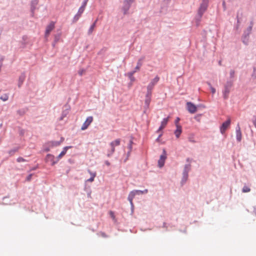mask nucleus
Instances as JSON below:
<instances>
[{
    "label": "nucleus",
    "mask_w": 256,
    "mask_h": 256,
    "mask_svg": "<svg viewBox=\"0 0 256 256\" xmlns=\"http://www.w3.org/2000/svg\"><path fill=\"white\" fill-rule=\"evenodd\" d=\"M148 192L147 189H145L144 190H135L131 192L128 196V200L130 203V204L133 206L132 200L136 194H146Z\"/></svg>",
    "instance_id": "1"
},
{
    "label": "nucleus",
    "mask_w": 256,
    "mask_h": 256,
    "mask_svg": "<svg viewBox=\"0 0 256 256\" xmlns=\"http://www.w3.org/2000/svg\"><path fill=\"white\" fill-rule=\"evenodd\" d=\"M120 139H116L110 143V150H108L107 154V156H111L114 154L115 151V146H119L120 144Z\"/></svg>",
    "instance_id": "2"
},
{
    "label": "nucleus",
    "mask_w": 256,
    "mask_h": 256,
    "mask_svg": "<svg viewBox=\"0 0 256 256\" xmlns=\"http://www.w3.org/2000/svg\"><path fill=\"white\" fill-rule=\"evenodd\" d=\"M208 0H202V2L201 4L200 7L198 10V14L201 17L204 12L207 9V7L208 6Z\"/></svg>",
    "instance_id": "3"
},
{
    "label": "nucleus",
    "mask_w": 256,
    "mask_h": 256,
    "mask_svg": "<svg viewBox=\"0 0 256 256\" xmlns=\"http://www.w3.org/2000/svg\"><path fill=\"white\" fill-rule=\"evenodd\" d=\"M159 80L160 78L158 76H156L154 79H152L147 86V92L152 93L154 87L158 83Z\"/></svg>",
    "instance_id": "4"
},
{
    "label": "nucleus",
    "mask_w": 256,
    "mask_h": 256,
    "mask_svg": "<svg viewBox=\"0 0 256 256\" xmlns=\"http://www.w3.org/2000/svg\"><path fill=\"white\" fill-rule=\"evenodd\" d=\"M134 1V0H124V6L122 8L124 14H126L128 10L130 4L132 2H133Z\"/></svg>",
    "instance_id": "5"
},
{
    "label": "nucleus",
    "mask_w": 256,
    "mask_h": 256,
    "mask_svg": "<svg viewBox=\"0 0 256 256\" xmlns=\"http://www.w3.org/2000/svg\"><path fill=\"white\" fill-rule=\"evenodd\" d=\"M230 119L228 118L226 121L224 122L220 128V130L222 134H224L226 129L230 126Z\"/></svg>",
    "instance_id": "6"
},
{
    "label": "nucleus",
    "mask_w": 256,
    "mask_h": 256,
    "mask_svg": "<svg viewBox=\"0 0 256 256\" xmlns=\"http://www.w3.org/2000/svg\"><path fill=\"white\" fill-rule=\"evenodd\" d=\"M93 121V118L92 116H88L86 120L84 122L83 124L81 130H86L88 126Z\"/></svg>",
    "instance_id": "7"
},
{
    "label": "nucleus",
    "mask_w": 256,
    "mask_h": 256,
    "mask_svg": "<svg viewBox=\"0 0 256 256\" xmlns=\"http://www.w3.org/2000/svg\"><path fill=\"white\" fill-rule=\"evenodd\" d=\"M186 106L188 110L191 114H194L197 110L196 106L191 102H188L186 103Z\"/></svg>",
    "instance_id": "8"
},
{
    "label": "nucleus",
    "mask_w": 256,
    "mask_h": 256,
    "mask_svg": "<svg viewBox=\"0 0 256 256\" xmlns=\"http://www.w3.org/2000/svg\"><path fill=\"white\" fill-rule=\"evenodd\" d=\"M55 23L54 22H51L46 26V32H45V36L46 37L48 36L50 34V32L54 29V28Z\"/></svg>",
    "instance_id": "9"
},
{
    "label": "nucleus",
    "mask_w": 256,
    "mask_h": 256,
    "mask_svg": "<svg viewBox=\"0 0 256 256\" xmlns=\"http://www.w3.org/2000/svg\"><path fill=\"white\" fill-rule=\"evenodd\" d=\"M232 86V84L231 83H228L224 86V90L223 92V96L224 99H226L228 98V94L230 92V88Z\"/></svg>",
    "instance_id": "10"
},
{
    "label": "nucleus",
    "mask_w": 256,
    "mask_h": 256,
    "mask_svg": "<svg viewBox=\"0 0 256 256\" xmlns=\"http://www.w3.org/2000/svg\"><path fill=\"white\" fill-rule=\"evenodd\" d=\"M163 154L161 155L160 158L158 161V165L160 168H162L164 166L165 162V160L166 158V151L164 150Z\"/></svg>",
    "instance_id": "11"
},
{
    "label": "nucleus",
    "mask_w": 256,
    "mask_h": 256,
    "mask_svg": "<svg viewBox=\"0 0 256 256\" xmlns=\"http://www.w3.org/2000/svg\"><path fill=\"white\" fill-rule=\"evenodd\" d=\"M64 140V138L62 137L60 138V142L58 141H52L48 142V145L50 148H53L54 146H60L62 142Z\"/></svg>",
    "instance_id": "12"
},
{
    "label": "nucleus",
    "mask_w": 256,
    "mask_h": 256,
    "mask_svg": "<svg viewBox=\"0 0 256 256\" xmlns=\"http://www.w3.org/2000/svg\"><path fill=\"white\" fill-rule=\"evenodd\" d=\"M46 160L48 162H52V166L57 163L58 161L57 158L56 160H55L54 156L51 154H47Z\"/></svg>",
    "instance_id": "13"
},
{
    "label": "nucleus",
    "mask_w": 256,
    "mask_h": 256,
    "mask_svg": "<svg viewBox=\"0 0 256 256\" xmlns=\"http://www.w3.org/2000/svg\"><path fill=\"white\" fill-rule=\"evenodd\" d=\"M72 146H67L64 148L62 151L60 153V154L56 158L58 160H60V158H62L66 154L69 148H72Z\"/></svg>",
    "instance_id": "14"
},
{
    "label": "nucleus",
    "mask_w": 256,
    "mask_h": 256,
    "mask_svg": "<svg viewBox=\"0 0 256 256\" xmlns=\"http://www.w3.org/2000/svg\"><path fill=\"white\" fill-rule=\"evenodd\" d=\"M151 96H152V93L150 92H147L146 94V99H145V104L146 105L147 108H148L150 101H151Z\"/></svg>",
    "instance_id": "15"
},
{
    "label": "nucleus",
    "mask_w": 256,
    "mask_h": 256,
    "mask_svg": "<svg viewBox=\"0 0 256 256\" xmlns=\"http://www.w3.org/2000/svg\"><path fill=\"white\" fill-rule=\"evenodd\" d=\"M190 165L186 166L185 169H184V178H183V180H184V182H186V180H187V178H188V172L190 170Z\"/></svg>",
    "instance_id": "16"
},
{
    "label": "nucleus",
    "mask_w": 256,
    "mask_h": 256,
    "mask_svg": "<svg viewBox=\"0 0 256 256\" xmlns=\"http://www.w3.org/2000/svg\"><path fill=\"white\" fill-rule=\"evenodd\" d=\"M169 118L170 116H168V118L163 119L161 122V125L158 130V131L162 130L163 128H164L166 127L169 120Z\"/></svg>",
    "instance_id": "17"
},
{
    "label": "nucleus",
    "mask_w": 256,
    "mask_h": 256,
    "mask_svg": "<svg viewBox=\"0 0 256 256\" xmlns=\"http://www.w3.org/2000/svg\"><path fill=\"white\" fill-rule=\"evenodd\" d=\"M176 129L174 132V134L177 138H178L182 132V126L176 124Z\"/></svg>",
    "instance_id": "18"
},
{
    "label": "nucleus",
    "mask_w": 256,
    "mask_h": 256,
    "mask_svg": "<svg viewBox=\"0 0 256 256\" xmlns=\"http://www.w3.org/2000/svg\"><path fill=\"white\" fill-rule=\"evenodd\" d=\"M8 98V94L6 93L2 92L0 90V100L2 101H6Z\"/></svg>",
    "instance_id": "19"
},
{
    "label": "nucleus",
    "mask_w": 256,
    "mask_h": 256,
    "mask_svg": "<svg viewBox=\"0 0 256 256\" xmlns=\"http://www.w3.org/2000/svg\"><path fill=\"white\" fill-rule=\"evenodd\" d=\"M84 6H81L77 13V14L74 16V19H76V20H78L79 18L81 16L82 14L83 13L84 11Z\"/></svg>",
    "instance_id": "20"
},
{
    "label": "nucleus",
    "mask_w": 256,
    "mask_h": 256,
    "mask_svg": "<svg viewBox=\"0 0 256 256\" xmlns=\"http://www.w3.org/2000/svg\"><path fill=\"white\" fill-rule=\"evenodd\" d=\"M236 139L238 142H240L242 140V133L240 132V128L238 126V128L236 130Z\"/></svg>",
    "instance_id": "21"
},
{
    "label": "nucleus",
    "mask_w": 256,
    "mask_h": 256,
    "mask_svg": "<svg viewBox=\"0 0 256 256\" xmlns=\"http://www.w3.org/2000/svg\"><path fill=\"white\" fill-rule=\"evenodd\" d=\"M142 60H143V58H140L138 60V63H137V66L135 68L134 70H136V72L140 70L141 66H142Z\"/></svg>",
    "instance_id": "22"
},
{
    "label": "nucleus",
    "mask_w": 256,
    "mask_h": 256,
    "mask_svg": "<svg viewBox=\"0 0 256 256\" xmlns=\"http://www.w3.org/2000/svg\"><path fill=\"white\" fill-rule=\"evenodd\" d=\"M96 20L90 26V27L88 31V34H90L94 31V28L96 26Z\"/></svg>",
    "instance_id": "23"
},
{
    "label": "nucleus",
    "mask_w": 256,
    "mask_h": 256,
    "mask_svg": "<svg viewBox=\"0 0 256 256\" xmlns=\"http://www.w3.org/2000/svg\"><path fill=\"white\" fill-rule=\"evenodd\" d=\"M24 80V76H21L19 78V84H18L19 86H20L22 84V83L23 82Z\"/></svg>",
    "instance_id": "24"
},
{
    "label": "nucleus",
    "mask_w": 256,
    "mask_h": 256,
    "mask_svg": "<svg viewBox=\"0 0 256 256\" xmlns=\"http://www.w3.org/2000/svg\"><path fill=\"white\" fill-rule=\"evenodd\" d=\"M250 189L246 186H244L242 188L243 192H250Z\"/></svg>",
    "instance_id": "25"
},
{
    "label": "nucleus",
    "mask_w": 256,
    "mask_h": 256,
    "mask_svg": "<svg viewBox=\"0 0 256 256\" xmlns=\"http://www.w3.org/2000/svg\"><path fill=\"white\" fill-rule=\"evenodd\" d=\"M85 70H84V69H81L80 70H78V74L80 76H82L84 74H85Z\"/></svg>",
    "instance_id": "26"
},
{
    "label": "nucleus",
    "mask_w": 256,
    "mask_h": 256,
    "mask_svg": "<svg viewBox=\"0 0 256 256\" xmlns=\"http://www.w3.org/2000/svg\"><path fill=\"white\" fill-rule=\"evenodd\" d=\"M208 85L210 87V90H211V92L212 94H214L216 92V89L213 88L210 84H208Z\"/></svg>",
    "instance_id": "27"
},
{
    "label": "nucleus",
    "mask_w": 256,
    "mask_h": 256,
    "mask_svg": "<svg viewBox=\"0 0 256 256\" xmlns=\"http://www.w3.org/2000/svg\"><path fill=\"white\" fill-rule=\"evenodd\" d=\"M136 72V70H134L132 72L128 74V76L130 78H133V74Z\"/></svg>",
    "instance_id": "28"
},
{
    "label": "nucleus",
    "mask_w": 256,
    "mask_h": 256,
    "mask_svg": "<svg viewBox=\"0 0 256 256\" xmlns=\"http://www.w3.org/2000/svg\"><path fill=\"white\" fill-rule=\"evenodd\" d=\"M95 178V174H92V176H91L90 178L89 179L87 180V182H92L94 180V178Z\"/></svg>",
    "instance_id": "29"
},
{
    "label": "nucleus",
    "mask_w": 256,
    "mask_h": 256,
    "mask_svg": "<svg viewBox=\"0 0 256 256\" xmlns=\"http://www.w3.org/2000/svg\"><path fill=\"white\" fill-rule=\"evenodd\" d=\"M26 160L22 157H19L17 158V162H24Z\"/></svg>",
    "instance_id": "30"
},
{
    "label": "nucleus",
    "mask_w": 256,
    "mask_h": 256,
    "mask_svg": "<svg viewBox=\"0 0 256 256\" xmlns=\"http://www.w3.org/2000/svg\"><path fill=\"white\" fill-rule=\"evenodd\" d=\"M99 235L104 237V238H106L107 237V236L106 234H104V232H100L99 233Z\"/></svg>",
    "instance_id": "31"
},
{
    "label": "nucleus",
    "mask_w": 256,
    "mask_h": 256,
    "mask_svg": "<svg viewBox=\"0 0 256 256\" xmlns=\"http://www.w3.org/2000/svg\"><path fill=\"white\" fill-rule=\"evenodd\" d=\"M32 174H29V175L27 176V178H26V180H27V181H30V180H31V178H32Z\"/></svg>",
    "instance_id": "32"
},
{
    "label": "nucleus",
    "mask_w": 256,
    "mask_h": 256,
    "mask_svg": "<svg viewBox=\"0 0 256 256\" xmlns=\"http://www.w3.org/2000/svg\"><path fill=\"white\" fill-rule=\"evenodd\" d=\"M87 2H88V0H85L83 2L82 5V6H84V8H85V7L87 4Z\"/></svg>",
    "instance_id": "33"
},
{
    "label": "nucleus",
    "mask_w": 256,
    "mask_h": 256,
    "mask_svg": "<svg viewBox=\"0 0 256 256\" xmlns=\"http://www.w3.org/2000/svg\"><path fill=\"white\" fill-rule=\"evenodd\" d=\"M89 174H90L91 176H92V174H95V177L96 176V172H91L90 170H88Z\"/></svg>",
    "instance_id": "34"
},
{
    "label": "nucleus",
    "mask_w": 256,
    "mask_h": 256,
    "mask_svg": "<svg viewBox=\"0 0 256 256\" xmlns=\"http://www.w3.org/2000/svg\"><path fill=\"white\" fill-rule=\"evenodd\" d=\"M110 215L111 216V217L114 219V213L112 212H110Z\"/></svg>",
    "instance_id": "35"
},
{
    "label": "nucleus",
    "mask_w": 256,
    "mask_h": 256,
    "mask_svg": "<svg viewBox=\"0 0 256 256\" xmlns=\"http://www.w3.org/2000/svg\"><path fill=\"white\" fill-rule=\"evenodd\" d=\"M179 120H180V118H176V122H175V124H176H176H178V122H179Z\"/></svg>",
    "instance_id": "36"
},
{
    "label": "nucleus",
    "mask_w": 256,
    "mask_h": 256,
    "mask_svg": "<svg viewBox=\"0 0 256 256\" xmlns=\"http://www.w3.org/2000/svg\"><path fill=\"white\" fill-rule=\"evenodd\" d=\"M230 76H234V70H232L230 71Z\"/></svg>",
    "instance_id": "37"
},
{
    "label": "nucleus",
    "mask_w": 256,
    "mask_h": 256,
    "mask_svg": "<svg viewBox=\"0 0 256 256\" xmlns=\"http://www.w3.org/2000/svg\"><path fill=\"white\" fill-rule=\"evenodd\" d=\"M105 164H106V165H107L108 166H110V162L108 161V160H106V162H105Z\"/></svg>",
    "instance_id": "38"
},
{
    "label": "nucleus",
    "mask_w": 256,
    "mask_h": 256,
    "mask_svg": "<svg viewBox=\"0 0 256 256\" xmlns=\"http://www.w3.org/2000/svg\"><path fill=\"white\" fill-rule=\"evenodd\" d=\"M132 141H130V146H129V148L130 150L132 149Z\"/></svg>",
    "instance_id": "39"
},
{
    "label": "nucleus",
    "mask_w": 256,
    "mask_h": 256,
    "mask_svg": "<svg viewBox=\"0 0 256 256\" xmlns=\"http://www.w3.org/2000/svg\"><path fill=\"white\" fill-rule=\"evenodd\" d=\"M253 122L255 126H256V118H255L254 120L253 121Z\"/></svg>",
    "instance_id": "40"
},
{
    "label": "nucleus",
    "mask_w": 256,
    "mask_h": 256,
    "mask_svg": "<svg viewBox=\"0 0 256 256\" xmlns=\"http://www.w3.org/2000/svg\"><path fill=\"white\" fill-rule=\"evenodd\" d=\"M14 152V151H10V154H12V152Z\"/></svg>",
    "instance_id": "41"
},
{
    "label": "nucleus",
    "mask_w": 256,
    "mask_h": 256,
    "mask_svg": "<svg viewBox=\"0 0 256 256\" xmlns=\"http://www.w3.org/2000/svg\"><path fill=\"white\" fill-rule=\"evenodd\" d=\"M14 152V151H10V154H12V152Z\"/></svg>",
    "instance_id": "42"
},
{
    "label": "nucleus",
    "mask_w": 256,
    "mask_h": 256,
    "mask_svg": "<svg viewBox=\"0 0 256 256\" xmlns=\"http://www.w3.org/2000/svg\"><path fill=\"white\" fill-rule=\"evenodd\" d=\"M46 151H49V150H50V149H49V148H47V149H46Z\"/></svg>",
    "instance_id": "43"
},
{
    "label": "nucleus",
    "mask_w": 256,
    "mask_h": 256,
    "mask_svg": "<svg viewBox=\"0 0 256 256\" xmlns=\"http://www.w3.org/2000/svg\"><path fill=\"white\" fill-rule=\"evenodd\" d=\"M255 77H256V76H255Z\"/></svg>",
    "instance_id": "44"
}]
</instances>
